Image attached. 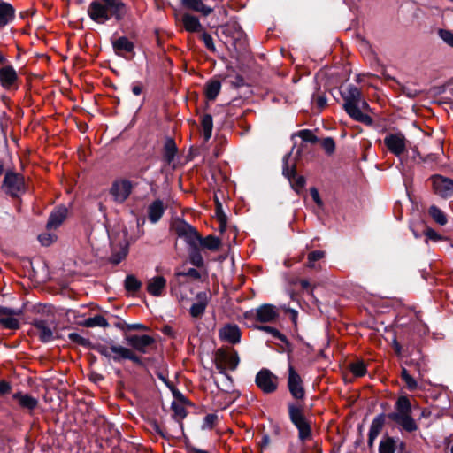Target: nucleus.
Here are the masks:
<instances>
[{"instance_id": "obj_20", "label": "nucleus", "mask_w": 453, "mask_h": 453, "mask_svg": "<svg viewBox=\"0 0 453 453\" xmlns=\"http://www.w3.org/2000/svg\"><path fill=\"white\" fill-rule=\"evenodd\" d=\"M126 340L133 349L144 354L148 352L149 347H150L155 342L154 338L147 334L127 335Z\"/></svg>"}, {"instance_id": "obj_30", "label": "nucleus", "mask_w": 453, "mask_h": 453, "mask_svg": "<svg viewBox=\"0 0 453 453\" xmlns=\"http://www.w3.org/2000/svg\"><path fill=\"white\" fill-rule=\"evenodd\" d=\"M182 4L188 9L203 13L204 16L209 15L212 9L203 4L202 0H181Z\"/></svg>"}, {"instance_id": "obj_52", "label": "nucleus", "mask_w": 453, "mask_h": 453, "mask_svg": "<svg viewBox=\"0 0 453 453\" xmlns=\"http://www.w3.org/2000/svg\"><path fill=\"white\" fill-rule=\"evenodd\" d=\"M69 339L72 342L79 343L81 345H85L87 342L86 339H84L82 336H81L80 334H78L76 333L69 334Z\"/></svg>"}, {"instance_id": "obj_19", "label": "nucleus", "mask_w": 453, "mask_h": 453, "mask_svg": "<svg viewBox=\"0 0 453 453\" xmlns=\"http://www.w3.org/2000/svg\"><path fill=\"white\" fill-rule=\"evenodd\" d=\"M280 316L279 309L273 304H263L256 309V319L261 323H271Z\"/></svg>"}, {"instance_id": "obj_40", "label": "nucleus", "mask_w": 453, "mask_h": 453, "mask_svg": "<svg viewBox=\"0 0 453 453\" xmlns=\"http://www.w3.org/2000/svg\"><path fill=\"white\" fill-rule=\"evenodd\" d=\"M192 227L193 226L191 225L188 224L187 222L182 221V220H178L175 223L174 230H175L176 234H178V236L182 238L187 234H188V231H190L192 229Z\"/></svg>"}, {"instance_id": "obj_8", "label": "nucleus", "mask_w": 453, "mask_h": 453, "mask_svg": "<svg viewBox=\"0 0 453 453\" xmlns=\"http://www.w3.org/2000/svg\"><path fill=\"white\" fill-rule=\"evenodd\" d=\"M384 144L390 153L400 157L406 150L407 140L401 132L388 133L384 137Z\"/></svg>"}, {"instance_id": "obj_36", "label": "nucleus", "mask_w": 453, "mask_h": 453, "mask_svg": "<svg viewBox=\"0 0 453 453\" xmlns=\"http://www.w3.org/2000/svg\"><path fill=\"white\" fill-rule=\"evenodd\" d=\"M199 245L211 250H216L220 245V241L213 235H208L204 239L201 238Z\"/></svg>"}, {"instance_id": "obj_11", "label": "nucleus", "mask_w": 453, "mask_h": 453, "mask_svg": "<svg viewBox=\"0 0 453 453\" xmlns=\"http://www.w3.org/2000/svg\"><path fill=\"white\" fill-rule=\"evenodd\" d=\"M290 154H288L283 158V175L289 180L292 188L299 192L305 185V179L303 176L297 175L296 173V167L294 165L291 166L288 164Z\"/></svg>"}, {"instance_id": "obj_38", "label": "nucleus", "mask_w": 453, "mask_h": 453, "mask_svg": "<svg viewBox=\"0 0 453 453\" xmlns=\"http://www.w3.org/2000/svg\"><path fill=\"white\" fill-rule=\"evenodd\" d=\"M142 287V282L134 275H127L125 280V288L128 292H136Z\"/></svg>"}, {"instance_id": "obj_56", "label": "nucleus", "mask_w": 453, "mask_h": 453, "mask_svg": "<svg viewBox=\"0 0 453 453\" xmlns=\"http://www.w3.org/2000/svg\"><path fill=\"white\" fill-rule=\"evenodd\" d=\"M100 2L101 3L108 4L111 7L115 8V10L116 9L118 10L119 9L118 7H120V4H125L120 0H101Z\"/></svg>"}, {"instance_id": "obj_61", "label": "nucleus", "mask_w": 453, "mask_h": 453, "mask_svg": "<svg viewBox=\"0 0 453 453\" xmlns=\"http://www.w3.org/2000/svg\"><path fill=\"white\" fill-rule=\"evenodd\" d=\"M300 286L304 290H310V289L311 290V283L309 282L308 280H300Z\"/></svg>"}, {"instance_id": "obj_59", "label": "nucleus", "mask_w": 453, "mask_h": 453, "mask_svg": "<svg viewBox=\"0 0 453 453\" xmlns=\"http://www.w3.org/2000/svg\"><path fill=\"white\" fill-rule=\"evenodd\" d=\"M142 88H143L142 85L141 83L137 82V83L133 84L132 92L134 93V95L139 96L142 94Z\"/></svg>"}, {"instance_id": "obj_13", "label": "nucleus", "mask_w": 453, "mask_h": 453, "mask_svg": "<svg viewBox=\"0 0 453 453\" xmlns=\"http://www.w3.org/2000/svg\"><path fill=\"white\" fill-rule=\"evenodd\" d=\"M22 311L19 309H11L0 306V325L4 328L16 330L19 328V321L18 317L20 316Z\"/></svg>"}, {"instance_id": "obj_16", "label": "nucleus", "mask_w": 453, "mask_h": 453, "mask_svg": "<svg viewBox=\"0 0 453 453\" xmlns=\"http://www.w3.org/2000/svg\"><path fill=\"white\" fill-rule=\"evenodd\" d=\"M432 180L435 194L443 198H453V180L442 175H435Z\"/></svg>"}, {"instance_id": "obj_21", "label": "nucleus", "mask_w": 453, "mask_h": 453, "mask_svg": "<svg viewBox=\"0 0 453 453\" xmlns=\"http://www.w3.org/2000/svg\"><path fill=\"white\" fill-rule=\"evenodd\" d=\"M219 338L231 344L239 343L241 341V329L235 324H226L219 329Z\"/></svg>"}, {"instance_id": "obj_58", "label": "nucleus", "mask_w": 453, "mask_h": 453, "mask_svg": "<svg viewBox=\"0 0 453 453\" xmlns=\"http://www.w3.org/2000/svg\"><path fill=\"white\" fill-rule=\"evenodd\" d=\"M184 275L194 278V279L200 278V273L195 268L188 269V272L184 273Z\"/></svg>"}, {"instance_id": "obj_26", "label": "nucleus", "mask_w": 453, "mask_h": 453, "mask_svg": "<svg viewBox=\"0 0 453 453\" xmlns=\"http://www.w3.org/2000/svg\"><path fill=\"white\" fill-rule=\"evenodd\" d=\"M114 51L119 56H124L126 53L134 51V45L127 37L121 36L112 42Z\"/></svg>"}, {"instance_id": "obj_28", "label": "nucleus", "mask_w": 453, "mask_h": 453, "mask_svg": "<svg viewBox=\"0 0 453 453\" xmlns=\"http://www.w3.org/2000/svg\"><path fill=\"white\" fill-rule=\"evenodd\" d=\"M181 21H182L184 28L188 32H191V33L199 32L203 29V27H202L199 19L191 14H188V13L184 14L182 16Z\"/></svg>"}, {"instance_id": "obj_37", "label": "nucleus", "mask_w": 453, "mask_h": 453, "mask_svg": "<svg viewBox=\"0 0 453 453\" xmlns=\"http://www.w3.org/2000/svg\"><path fill=\"white\" fill-rule=\"evenodd\" d=\"M182 238H184L186 242L193 249H197L199 242L201 241V236L198 234V233L194 227H192V229L188 231V234H187Z\"/></svg>"}, {"instance_id": "obj_14", "label": "nucleus", "mask_w": 453, "mask_h": 453, "mask_svg": "<svg viewBox=\"0 0 453 453\" xmlns=\"http://www.w3.org/2000/svg\"><path fill=\"white\" fill-rule=\"evenodd\" d=\"M18 80V73L12 65H7L0 68V85L4 89L7 91L17 89Z\"/></svg>"}, {"instance_id": "obj_9", "label": "nucleus", "mask_w": 453, "mask_h": 453, "mask_svg": "<svg viewBox=\"0 0 453 453\" xmlns=\"http://www.w3.org/2000/svg\"><path fill=\"white\" fill-rule=\"evenodd\" d=\"M255 381L257 386L265 394H272L278 388V377L265 368L257 372Z\"/></svg>"}, {"instance_id": "obj_27", "label": "nucleus", "mask_w": 453, "mask_h": 453, "mask_svg": "<svg viewBox=\"0 0 453 453\" xmlns=\"http://www.w3.org/2000/svg\"><path fill=\"white\" fill-rule=\"evenodd\" d=\"M15 15L14 8L8 3H0V27H4L10 23Z\"/></svg>"}, {"instance_id": "obj_54", "label": "nucleus", "mask_w": 453, "mask_h": 453, "mask_svg": "<svg viewBox=\"0 0 453 453\" xmlns=\"http://www.w3.org/2000/svg\"><path fill=\"white\" fill-rule=\"evenodd\" d=\"M406 384V387L410 390H415L418 388V383L412 376L408 377L403 380Z\"/></svg>"}, {"instance_id": "obj_7", "label": "nucleus", "mask_w": 453, "mask_h": 453, "mask_svg": "<svg viewBox=\"0 0 453 453\" xmlns=\"http://www.w3.org/2000/svg\"><path fill=\"white\" fill-rule=\"evenodd\" d=\"M3 190L12 196H19L25 192V180L22 175L13 172H7L4 175Z\"/></svg>"}, {"instance_id": "obj_35", "label": "nucleus", "mask_w": 453, "mask_h": 453, "mask_svg": "<svg viewBox=\"0 0 453 453\" xmlns=\"http://www.w3.org/2000/svg\"><path fill=\"white\" fill-rule=\"evenodd\" d=\"M84 326L87 327H107L109 326L106 319L102 315H96L92 318H88L85 320Z\"/></svg>"}, {"instance_id": "obj_3", "label": "nucleus", "mask_w": 453, "mask_h": 453, "mask_svg": "<svg viewBox=\"0 0 453 453\" xmlns=\"http://www.w3.org/2000/svg\"><path fill=\"white\" fill-rule=\"evenodd\" d=\"M388 418L406 432L411 433L418 429V425L411 416V402L406 396H400L397 399L395 411L388 413Z\"/></svg>"}, {"instance_id": "obj_12", "label": "nucleus", "mask_w": 453, "mask_h": 453, "mask_svg": "<svg viewBox=\"0 0 453 453\" xmlns=\"http://www.w3.org/2000/svg\"><path fill=\"white\" fill-rule=\"evenodd\" d=\"M288 388L295 399L302 400L304 397L302 378L291 365H288Z\"/></svg>"}, {"instance_id": "obj_55", "label": "nucleus", "mask_w": 453, "mask_h": 453, "mask_svg": "<svg viewBox=\"0 0 453 453\" xmlns=\"http://www.w3.org/2000/svg\"><path fill=\"white\" fill-rule=\"evenodd\" d=\"M126 255H127V253L125 251L121 252V253L114 254L111 257V262L112 264L117 265V264H119V262H121L124 259Z\"/></svg>"}, {"instance_id": "obj_22", "label": "nucleus", "mask_w": 453, "mask_h": 453, "mask_svg": "<svg viewBox=\"0 0 453 453\" xmlns=\"http://www.w3.org/2000/svg\"><path fill=\"white\" fill-rule=\"evenodd\" d=\"M166 279L163 276H154L147 282V292L153 296L164 295L166 288Z\"/></svg>"}, {"instance_id": "obj_49", "label": "nucleus", "mask_w": 453, "mask_h": 453, "mask_svg": "<svg viewBox=\"0 0 453 453\" xmlns=\"http://www.w3.org/2000/svg\"><path fill=\"white\" fill-rule=\"evenodd\" d=\"M425 235L432 240V241H434V242H438L440 240H441V236L437 234L434 229L432 228H427L426 231H425Z\"/></svg>"}, {"instance_id": "obj_60", "label": "nucleus", "mask_w": 453, "mask_h": 453, "mask_svg": "<svg viewBox=\"0 0 453 453\" xmlns=\"http://www.w3.org/2000/svg\"><path fill=\"white\" fill-rule=\"evenodd\" d=\"M316 104L319 108H323L326 104V98L323 96H318L316 98Z\"/></svg>"}, {"instance_id": "obj_41", "label": "nucleus", "mask_w": 453, "mask_h": 453, "mask_svg": "<svg viewBox=\"0 0 453 453\" xmlns=\"http://www.w3.org/2000/svg\"><path fill=\"white\" fill-rule=\"evenodd\" d=\"M257 328L258 330H261V331L270 334L273 337L279 339L280 341L284 342L286 340L285 336L275 327L269 326H257Z\"/></svg>"}, {"instance_id": "obj_31", "label": "nucleus", "mask_w": 453, "mask_h": 453, "mask_svg": "<svg viewBox=\"0 0 453 453\" xmlns=\"http://www.w3.org/2000/svg\"><path fill=\"white\" fill-rule=\"evenodd\" d=\"M221 83L219 81H210L205 85V96L208 100L213 101L220 92Z\"/></svg>"}, {"instance_id": "obj_44", "label": "nucleus", "mask_w": 453, "mask_h": 453, "mask_svg": "<svg viewBox=\"0 0 453 453\" xmlns=\"http://www.w3.org/2000/svg\"><path fill=\"white\" fill-rule=\"evenodd\" d=\"M217 419H218L217 414H215V413L207 414L203 418L202 428L203 429H211L214 426Z\"/></svg>"}, {"instance_id": "obj_62", "label": "nucleus", "mask_w": 453, "mask_h": 453, "mask_svg": "<svg viewBox=\"0 0 453 453\" xmlns=\"http://www.w3.org/2000/svg\"><path fill=\"white\" fill-rule=\"evenodd\" d=\"M192 263H193L195 265H197V266H198V265H200L203 263V258H202V257H201L199 254H197V255L194 256V257H192Z\"/></svg>"}, {"instance_id": "obj_4", "label": "nucleus", "mask_w": 453, "mask_h": 453, "mask_svg": "<svg viewBox=\"0 0 453 453\" xmlns=\"http://www.w3.org/2000/svg\"><path fill=\"white\" fill-rule=\"evenodd\" d=\"M95 349L102 356L116 363L131 360L134 363L141 364V358L132 349L115 344L111 340L104 344H97Z\"/></svg>"}, {"instance_id": "obj_24", "label": "nucleus", "mask_w": 453, "mask_h": 453, "mask_svg": "<svg viewBox=\"0 0 453 453\" xmlns=\"http://www.w3.org/2000/svg\"><path fill=\"white\" fill-rule=\"evenodd\" d=\"M384 423H385V416L383 414H380L373 418V420L370 426V429H369V433H368L367 442H368L369 447H372L376 438L380 434V432L383 428Z\"/></svg>"}, {"instance_id": "obj_34", "label": "nucleus", "mask_w": 453, "mask_h": 453, "mask_svg": "<svg viewBox=\"0 0 453 453\" xmlns=\"http://www.w3.org/2000/svg\"><path fill=\"white\" fill-rule=\"evenodd\" d=\"M395 440L392 437H386L380 442L379 453H395Z\"/></svg>"}, {"instance_id": "obj_32", "label": "nucleus", "mask_w": 453, "mask_h": 453, "mask_svg": "<svg viewBox=\"0 0 453 453\" xmlns=\"http://www.w3.org/2000/svg\"><path fill=\"white\" fill-rule=\"evenodd\" d=\"M203 135L205 141H208L211 137L213 121L212 117L210 114L203 116L201 120Z\"/></svg>"}, {"instance_id": "obj_33", "label": "nucleus", "mask_w": 453, "mask_h": 453, "mask_svg": "<svg viewBox=\"0 0 453 453\" xmlns=\"http://www.w3.org/2000/svg\"><path fill=\"white\" fill-rule=\"evenodd\" d=\"M429 215L439 225L444 226L447 224L448 219L445 213L437 206L432 205L429 208Z\"/></svg>"}, {"instance_id": "obj_47", "label": "nucleus", "mask_w": 453, "mask_h": 453, "mask_svg": "<svg viewBox=\"0 0 453 453\" xmlns=\"http://www.w3.org/2000/svg\"><path fill=\"white\" fill-rule=\"evenodd\" d=\"M201 38H202L205 47L209 50L215 51V46H214L213 39L211 36V35H209L208 33H203V35H201Z\"/></svg>"}, {"instance_id": "obj_48", "label": "nucleus", "mask_w": 453, "mask_h": 453, "mask_svg": "<svg viewBox=\"0 0 453 453\" xmlns=\"http://www.w3.org/2000/svg\"><path fill=\"white\" fill-rule=\"evenodd\" d=\"M322 147L327 154H331L334 152L335 149L334 141L332 138H326L322 142Z\"/></svg>"}, {"instance_id": "obj_5", "label": "nucleus", "mask_w": 453, "mask_h": 453, "mask_svg": "<svg viewBox=\"0 0 453 453\" xmlns=\"http://www.w3.org/2000/svg\"><path fill=\"white\" fill-rule=\"evenodd\" d=\"M288 409L289 418L298 430L299 440L302 442L310 440L311 438V428L303 416L302 407L295 403H288Z\"/></svg>"}, {"instance_id": "obj_51", "label": "nucleus", "mask_w": 453, "mask_h": 453, "mask_svg": "<svg viewBox=\"0 0 453 453\" xmlns=\"http://www.w3.org/2000/svg\"><path fill=\"white\" fill-rule=\"evenodd\" d=\"M310 193H311V196L313 201L316 203V204L319 207H321L323 205V202L319 196L318 189L316 188H311Z\"/></svg>"}, {"instance_id": "obj_23", "label": "nucleus", "mask_w": 453, "mask_h": 453, "mask_svg": "<svg viewBox=\"0 0 453 453\" xmlns=\"http://www.w3.org/2000/svg\"><path fill=\"white\" fill-rule=\"evenodd\" d=\"M165 211V206L162 200L153 201L147 209L148 219L152 224L160 220Z\"/></svg>"}, {"instance_id": "obj_25", "label": "nucleus", "mask_w": 453, "mask_h": 453, "mask_svg": "<svg viewBox=\"0 0 453 453\" xmlns=\"http://www.w3.org/2000/svg\"><path fill=\"white\" fill-rule=\"evenodd\" d=\"M67 216V209L64 206L58 207L53 211L47 222V229H55L58 227Z\"/></svg>"}, {"instance_id": "obj_39", "label": "nucleus", "mask_w": 453, "mask_h": 453, "mask_svg": "<svg viewBox=\"0 0 453 453\" xmlns=\"http://www.w3.org/2000/svg\"><path fill=\"white\" fill-rule=\"evenodd\" d=\"M325 257V252L322 250H315L311 251L308 254L307 257V267L309 268H316V262L322 259Z\"/></svg>"}, {"instance_id": "obj_64", "label": "nucleus", "mask_w": 453, "mask_h": 453, "mask_svg": "<svg viewBox=\"0 0 453 453\" xmlns=\"http://www.w3.org/2000/svg\"><path fill=\"white\" fill-rule=\"evenodd\" d=\"M411 375L409 374L408 371L405 368H403L402 371H401V377H402V379L404 380L405 379H407Z\"/></svg>"}, {"instance_id": "obj_15", "label": "nucleus", "mask_w": 453, "mask_h": 453, "mask_svg": "<svg viewBox=\"0 0 453 453\" xmlns=\"http://www.w3.org/2000/svg\"><path fill=\"white\" fill-rule=\"evenodd\" d=\"M211 298V294L209 290L198 292L190 306V316L196 319L201 318L204 314Z\"/></svg>"}, {"instance_id": "obj_17", "label": "nucleus", "mask_w": 453, "mask_h": 453, "mask_svg": "<svg viewBox=\"0 0 453 453\" xmlns=\"http://www.w3.org/2000/svg\"><path fill=\"white\" fill-rule=\"evenodd\" d=\"M12 399L17 403L19 409L32 415L39 405V400L23 391H18L12 395Z\"/></svg>"}, {"instance_id": "obj_42", "label": "nucleus", "mask_w": 453, "mask_h": 453, "mask_svg": "<svg viewBox=\"0 0 453 453\" xmlns=\"http://www.w3.org/2000/svg\"><path fill=\"white\" fill-rule=\"evenodd\" d=\"M350 371L355 376L361 377L365 374L366 367L363 362H356L350 365Z\"/></svg>"}, {"instance_id": "obj_57", "label": "nucleus", "mask_w": 453, "mask_h": 453, "mask_svg": "<svg viewBox=\"0 0 453 453\" xmlns=\"http://www.w3.org/2000/svg\"><path fill=\"white\" fill-rule=\"evenodd\" d=\"M127 330H144L146 326L142 324H125Z\"/></svg>"}, {"instance_id": "obj_43", "label": "nucleus", "mask_w": 453, "mask_h": 453, "mask_svg": "<svg viewBox=\"0 0 453 453\" xmlns=\"http://www.w3.org/2000/svg\"><path fill=\"white\" fill-rule=\"evenodd\" d=\"M440 38L449 47L453 48V32L447 29L438 31Z\"/></svg>"}, {"instance_id": "obj_63", "label": "nucleus", "mask_w": 453, "mask_h": 453, "mask_svg": "<svg viewBox=\"0 0 453 453\" xmlns=\"http://www.w3.org/2000/svg\"><path fill=\"white\" fill-rule=\"evenodd\" d=\"M270 443V438L268 435H264L261 440V447L265 448Z\"/></svg>"}, {"instance_id": "obj_18", "label": "nucleus", "mask_w": 453, "mask_h": 453, "mask_svg": "<svg viewBox=\"0 0 453 453\" xmlns=\"http://www.w3.org/2000/svg\"><path fill=\"white\" fill-rule=\"evenodd\" d=\"M133 185L127 180H116L111 188V194L118 203L125 202L131 194Z\"/></svg>"}, {"instance_id": "obj_6", "label": "nucleus", "mask_w": 453, "mask_h": 453, "mask_svg": "<svg viewBox=\"0 0 453 453\" xmlns=\"http://www.w3.org/2000/svg\"><path fill=\"white\" fill-rule=\"evenodd\" d=\"M240 359L238 353L232 348L219 349L215 355L216 368L220 373H225L226 369L235 370Z\"/></svg>"}, {"instance_id": "obj_46", "label": "nucleus", "mask_w": 453, "mask_h": 453, "mask_svg": "<svg viewBox=\"0 0 453 453\" xmlns=\"http://www.w3.org/2000/svg\"><path fill=\"white\" fill-rule=\"evenodd\" d=\"M57 236L53 234L43 233L38 236V240L43 246L50 245L55 240Z\"/></svg>"}, {"instance_id": "obj_1", "label": "nucleus", "mask_w": 453, "mask_h": 453, "mask_svg": "<svg viewBox=\"0 0 453 453\" xmlns=\"http://www.w3.org/2000/svg\"><path fill=\"white\" fill-rule=\"evenodd\" d=\"M341 95L344 110L353 119L368 125L372 123V118L367 114L370 111L369 104L358 88L349 85L341 92Z\"/></svg>"}, {"instance_id": "obj_29", "label": "nucleus", "mask_w": 453, "mask_h": 453, "mask_svg": "<svg viewBox=\"0 0 453 453\" xmlns=\"http://www.w3.org/2000/svg\"><path fill=\"white\" fill-rule=\"evenodd\" d=\"M177 154V146L172 138H167L164 144L163 158L167 164H171Z\"/></svg>"}, {"instance_id": "obj_2", "label": "nucleus", "mask_w": 453, "mask_h": 453, "mask_svg": "<svg viewBox=\"0 0 453 453\" xmlns=\"http://www.w3.org/2000/svg\"><path fill=\"white\" fill-rule=\"evenodd\" d=\"M115 10L108 4L101 3L98 0L92 1L88 7V17L98 24H104L111 19L117 21L121 20L127 12L126 4H120V7Z\"/></svg>"}, {"instance_id": "obj_45", "label": "nucleus", "mask_w": 453, "mask_h": 453, "mask_svg": "<svg viewBox=\"0 0 453 453\" xmlns=\"http://www.w3.org/2000/svg\"><path fill=\"white\" fill-rule=\"evenodd\" d=\"M298 136L303 141L311 143H315L318 138L313 134L311 130L303 129L299 131Z\"/></svg>"}, {"instance_id": "obj_50", "label": "nucleus", "mask_w": 453, "mask_h": 453, "mask_svg": "<svg viewBox=\"0 0 453 453\" xmlns=\"http://www.w3.org/2000/svg\"><path fill=\"white\" fill-rule=\"evenodd\" d=\"M174 417L180 422L181 419H183L186 417V411L183 407L180 406H174Z\"/></svg>"}, {"instance_id": "obj_53", "label": "nucleus", "mask_w": 453, "mask_h": 453, "mask_svg": "<svg viewBox=\"0 0 453 453\" xmlns=\"http://www.w3.org/2000/svg\"><path fill=\"white\" fill-rule=\"evenodd\" d=\"M11 384L6 380L0 381V395H5L11 392Z\"/></svg>"}, {"instance_id": "obj_10", "label": "nucleus", "mask_w": 453, "mask_h": 453, "mask_svg": "<svg viewBox=\"0 0 453 453\" xmlns=\"http://www.w3.org/2000/svg\"><path fill=\"white\" fill-rule=\"evenodd\" d=\"M32 325L41 342H49L54 340L56 329L54 321L36 319L33 320Z\"/></svg>"}]
</instances>
